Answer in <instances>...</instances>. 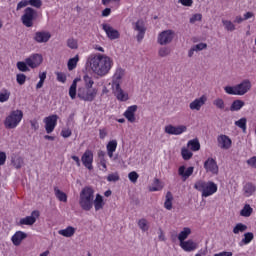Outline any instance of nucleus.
I'll return each instance as SVG.
<instances>
[{"instance_id":"bf43d9fd","label":"nucleus","mask_w":256,"mask_h":256,"mask_svg":"<svg viewBox=\"0 0 256 256\" xmlns=\"http://www.w3.org/2000/svg\"><path fill=\"white\" fill-rule=\"evenodd\" d=\"M55 75L57 77V81H59L60 83H65L67 81V75H65V73L56 72Z\"/></svg>"},{"instance_id":"603ef678","label":"nucleus","mask_w":256,"mask_h":256,"mask_svg":"<svg viewBox=\"0 0 256 256\" xmlns=\"http://www.w3.org/2000/svg\"><path fill=\"white\" fill-rule=\"evenodd\" d=\"M213 105L217 107V109H225V101L223 99L218 98L213 101Z\"/></svg>"},{"instance_id":"a878e982","label":"nucleus","mask_w":256,"mask_h":256,"mask_svg":"<svg viewBox=\"0 0 256 256\" xmlns=\"http://www.w3.org/2000/svg\"><path fill=\"white\" fill-rule=\"evenodd\" d=\"M93 205L95 208V211H101L103 207L105 206V202L103 201V196L100 194L96 195V198H93Z\"/></svg>"},{"instance_id":"0e129e2a","label":"nucleus","mask_w":256,"mask_h":256,"mask_svg":"<svg viewBox=\"0 0 256 256\" xmlns=\"http://www.w3.org/2000/svg\"><path fill=\"white\" fill-rule=\"evenodd\" d=\"M247 165L250 167H253V169H256V156L251 157L246 161Z\"/></svg>"},{"instance_id":"2f4dec72","label":"nucleus","mask_w":256,"mask_h":256,"mask_svg":"<svg viewBox=\"0 0 256 256\" xmlns=\"http://www.w3.org/2000/svg\"><path fill=\"white\" fill-rule=\"evenodd\" d=\"M55 196L60 200L62 203H67V194L65 192L61 191L59 188H54Z\"/></svg>"},{"instance_id":"a19ab883","label":"nucleus","mask_w":256,"mask_h":256,"mask_svg":"<svg viewBox=\"0 0 256 256\" xmlns=\"http://www.w3.org/2000/svg\"><path fill=\"white\" fill-rule=\"evenodd\" d=\"M153 186L149 188V191H161L163 189V186H161V181L159 178H155L153 181Z\"/></svg>"},{"instance_id":"1a4fd4ad","label":"nucleus","mask_w":256,"mask_h":256,"mask_svg":"<svg viewBox=\"0 0 256 256\" xmlns=\"http://www.w3.org/2000/svg\"><path fill=\"white\" fill-rule=\"evenodd\" d=\"M26 63L31 69H37L43 63V56L41 54H33L26 58Z\"/></svg>"},{"instance_id":"5fc2aeb1","label":"nucleus","mask_w":256,"mask_h":256,"mask_svg":"<svg viewBox=\"0 0 256 256\" xmlns=\"http://www.w3.org/2000/svg\"><path fill=\"white\" fill-rule=\"evenodd\" d=\"M120 177H119V173L115 172L112 174H109L107 176V181H109L110 183H116V181H119Z\"/></svg>"},{"instance_id":"58836bf2","label":"nucleus","mask_w":256,"mask_h":256,"mask_svg":"<svg viewBox=\"0 0 256 256\" xmlns=\"http://www.w3.org/2000/svg\"><path fill=\"white\" fill-rule=\"evenodd\" d=\"M83 81L85 83L84 88L93 89V85H95V82L93 81V78H91L89 75H85L83 77Z\"/></svg>"},{"instance_id":"ddd939ff","label":"nucleus","mask_w":256,"mask_h":256,"mask_svg":"<svg viewBox=\"0 0 256 256\" xmlns=\"http://www.w3.org/2000/svg\"><path fill=\"white\" fill-rule=\"evenodd\" d=\"M134 31H138L137 41L138 43H141V41H143V37H145V31H147V28H145V22L143 20H138L135 23Z\"/></svg>"},{"instance_id":"de8ad7c7","label":"nucleus","mask_w":256,"mask_h":256,"mask_svg":"<svg viewBox=\"0 0 256 256\" xmlns=\"http://www.w3.org/2000/svg\"><path fill=\"white\" fill-rule=\"evenodd\" d=\"M9 97H11V92H9L7 89L3 90V92H0V103L9 101Z\"/></svg>"},{"instance_id":"473e14b6","label":"nucleus","mask_w":256,"mask_h":256,"mask_svg":"<svg viewBox=\"0 0 256 256\" xmlns=\"http://www.w3.org/2000/svg\"><path fill=\"white\" fill-rule=\"evenodd\" d=\"M247 229H248L247 225L243 223H237L233 228V233L234 235H239V233H245Z\"/></svg>"},{"instance_id":"aec40b11","label":"nucleus","mask_w":256,"mask_h":256,"mask_svg":"<svg viewBox=\"0 0 256 256\" xmlns=\"http://www.w3.org/2000/svg\"><path fill=\"white\" fill-rule=\"evenodd\" d=\"M27 239V233L23 231H17L15 234L12 236L11 241L15 247H19L21 245L22 241Z\"/></svg>"},{"instance_id":"774afa93","label":"nucleus","mask_w":256,"mask_h":256,"mask_svg":"<svg viewBox=\"0 0 256 256\" xmlns=\"http://www.w3.org/2000/svg\"><path fill=\"white\" fill-rule=\"evenodd\" d=\"M214 256H233V252H220V253L214 254Z\"/></svg>"},{"instance_id":"4468645a","label":"nucleus","mask_w":256,"mask_h":256,"mask_svg":"<svg viewBox=\"0 0 256 256\" xmlns=\"http://www.w3.org/2000/svg\"><path fill=\"white\" fill-rule=\"evenodd\" d=\"M81 161L86 167V169H89L91 171L93 169V152L87 150L86 152L83 153Z\"/></svg>"},{"instance_id":"052dcab7","label":"nucleus","mask_w":256,"mask_h":256,"mask_svg":"<svg viewBox=\"0 0 256 256\" xmlns=\"http://www.w3.org/2000/svg\"><path fill=\"white\" fill-rule=\"evenodd\" d=\"M67 45L70 49H77V40L75 39H68Z\"/></svg>"},{"instance_id":"c85d7f7f","label":"nucleus","mask_w":256,"mask_h":256,"mask_svg":"<svg viewBox=\"0 0 256 256\" xmlns=\"http://www.w3.org/2000/svg\"><path fill=\"white\" fill-rule=\"evenodd\" d=\"M164 207L167 209V211H171V209H173V194L170 191L166 193Z\"/></svg>"},{"instance_id":"09e8293b","label":"nucleus","mask_w":256,"mask_h":256,"mask_svg":"<svg viewBox=\"0 0 256 256\" xmlns=\"http://www.w3.org/2000/svg\"><path fill=\"white\" fill-rule=\"evenodd\" d=\"M224 91L225 93H227L228 95H239L237 93V86H225L224 87Z\"/></svg>"},{"instance_id":"f3484780","label":"nucleus","mask_w":256,"mask_h":256,"mask_svg":"<svg viewBox=\"0 0 256 256\" xmlns=\"http://www.w3.org/2000/svg\"><path fill=\"white\" fill-rule=\"evenodd\" d=\"M236 91L238 95H245L247 92L251 91V81L244 80L240 84H237Z\"/></svg>"},{"instance_id":"4be33fe9","label":"nucleus","mask_w":256,"mask_h":256,"mask_svg":"<svg viewBox=\"0 0 256 256\" xmlns=\"http://www.w3.org/2000/svg\"><path fill=\"white\" fill-rule=\"evenodd\" d=\"M137 108V105H132L124 112V117H126L130 123H135V113L137 112Z\"/></svg>"},{"instance_id":"f257e3e1","label":"nucleus","mask_w":256,"mask_h":256,"mask_svg":"<svg viewBox=\"0 0 256 256\" xmlns=\"http://www.w3.org/2000/svg\"><path fill=\"white\" fill-rule=\"evenodd\" d=\"M86 65L98 77H105V75H109L111 67H113V60L107 55L92 54L87 58Z\"/></svg>"},{"instance_id":"a18cd8bd","label":"nucleus","mask_w":256,"mask_h":256,"mask_svg":"<svg viewBox=\"0 0 256 256\" xmlns=\"http://www.w3.org/2000/svg\"><path fill=\"white\" fill-rule=\"evenodd\" d=\"M181 155H182V159H184V161H189V159H191V157H193V152L189 151V149H187V148H182Z\"/></svg>"},{"instance_id":"864d4df0","label":"nucleus","mask_w":256,"mask_h":256,"mask_svg":"<svg viewBox=\"0 0 256 256\" xmlns=\"http://www.w3.org/2000/svg\"><path fill=\"white\" fill-rule=\"evenodd\" d=\"M16 81L18 85H25V81H27V76L25 74H17Z\"/></svg>"},{"instance_id":"6e6552de","label":"nucleus","mask_w":256,"mask_h":256,"mask_svg":"<svg viewBox=\"0 0 256 256\" xmlns=\"http://www.w3.org/2000/svg\"><path fill=\"white\" fill-rule=\"evenodd\" d=\"M164 131L168 135H182V133H185V131H187V126L185 125L173 126L170 124L165 126Z\"/></svg>"},{"instance_id":"f03ea898","label":"nucleus","mask_w":256,"mask_h":256,"mask_svg":"<svg viewBox=\"0 0 256 256\" xmlns=\"http://www.w3.org/2000/svg\"><path fill=\"white\" fill-rule=\"evenodd\" d=\"M93 199H95V190L90 186H85L79 196V205L83 211H91L93 209Z\"/></svg>"},{"instance_id":"423d86ee","label":"nucleus","mask_w":256,"mask_h":256,"mask_svg":"<svg viewBox=\"0 0 256 256\" xmlns=\"http://www.w3.org/2000/svg\"><path fill=\"white\" fill-rule=\"evenodd\" d=\"M175 37V32L173 30H164L158 36L159 45H169Z\"/></svg>"},{"instance_id":"72a5a7b5","label":"nucleus","mask_w":256,"mask_h":256,"mask_svg":"<svg viewBox=\"0 0 256 256\" xmlns=\"http://www.w3.org/2000/svg\"><path fill=\"white\" fill-rule=\"evenodd\" d=\"M188 147H190L191 151H199L201 149V143H199V139H193L188 141Z\"/></svg>"},{"instance_id":"f704fd0d","label":"nucleus","mask_w":256,"mask_h":256,"mask_svg":"<svg viewBox=\"0 0 256 256\" xmlns=\"http://www.w3.org/2000/svg\"><path fill=\"white\" fill-rule=\"evenodd\" d=\"M11 161L15 169H21L23 167L24 162L21 156H13Z\"/></svg>"},{"instance_id":"b1692460","label":"nucleus","mask_w":256,"mask_h":256,"mask_svg":"<svg viewBox=\"0 0 256 256\" xmlns=\"http://www.w3.org/2000/svg\"><path fill=\"white\" fill-rule=\"evenodd\" d=\"M194 170L195 168L193 166L188 167L186 171L185 166H180L178 169V175H180V177H182L183 179H189V177L193 175Z\"/></svg>"},{"instance_id":"7c9ffc66","label":"nucleus","mask_w":256,"mask_h":256,"mask_svg":"<svg viewBox=\"0 0 256 256\" xmlns=\"http://www.w3.org/2000/svg\"><path fill=\"white\" fill-rule=\"evenodd\" d=\"M190 233H191V228L189 227L183 228V231H181L178 235V240L180 241V243H184L185 239L189 237Z\"/></svg>"},{"instance_id":"0eeeda50","label":"nucleus","mask_w":256,"mask_h":256,"mask_svg":"<svg viewBox=\"0 0 256 256\" xmlns=\"http://www.w3.org/2000/svg\"><path fill=\"white\" fill-rule=\"evenodd\" d=\"M59 116L57 114L50 115L44 118L45 123V131L46 133L51 134L52 131H55V127H57V121Z\"/></svg>"},{"instance_id":"338daca9","label":"nucleus","mask_w":256,"mask_h":256,"mask_svg":"<svg viewBox=\"0 0 256 256\" xmlns=\"http://www.w3.org/2000/svg\"><path fill=\"white\" fill-rule=\"evenodd\" d=\"M31 129L34 131H37L39 129V122L37 120H31L30 121Z\"/></svg>"},{"instance_id":"cd10ccee","label":"nucleus","mask_w":256,"mask_h":256,"mask_svg":"<svg viewBox=\"0 0 256 256\" xmlns=\"http://www.w3.org/2000/svg\"><path fill=\"white\" fill-rule=\"evenodd\" d=\"M59 235H62V237H73L75 235V228L73 226H68L65 229L58 231Z\"/></svg>"},{"instance_id":"a211bd4d","label":"nucleus","mask_w":256,"mask_h":256,"mask_svg":"<svg viewBox=\"0 0 256 256\" xmlns=\"http://www.w3.org/2000/svg\"><path fill=\"white\" fill-rule=\"evenodd\" d=\"M218 145L221 149H231L232 141L231 138L227 135H220L217 138Z\"/></svg>"},{"instance_id":"6e6d98bb","label":"nucleus","mask_w":256,"mask_h":256,"mask_svg":"<svg viewBox=\"0 0 256 256\" xmlns=\"http://www.w3.org/2000/svg\"><path fill=\"white\" fill-rule=\"evenodd\" d=\"M28 4L36 9H41L43 2L41 0H28Z\"/></svg>"},{"instance_id":"680f3d73","label":"nucleus","mask_w":256,"mask_h":256,"mask_svg":"<svg viewBox=\"0 0 256 256\" xmlns=\"http://www.w3.org/2000/svg\"><path fill=\"white\" fill-rule=\"evenodd\" d=\"M29 5V0H22L17 4L16 10L20 11V9H23V7H27Z\"/></svg>"},{"instance_id":"9b49d317","label":"nucleus","mask_w":256,"mask_h":256,"mask_svg":"<svg viewBox=\"0 0 256 256\" xmlns=\"http://www.w3.org/2000/svg\"><path fill=\"white\" fill-rule=\"evenodd\" d=\"M102 29L105 31L108 39H111V41H114L115 39H119L121 37V34L118 30H115L111 25L109 24H102Z\"/></svg>"},{"instance_id":"ea45409f","label":"nucleus","mask_w":256,"mask_h":256,"mask_svg":"<svg viewBox=\"0 0 256 256\" xmlns=\"http://www.w3.org/2000/svg\"><path fill=\"white\" fill-rule=\"evenodd\" d=\"M79 62V55H76L73 58H70L68 61V70L73 71L75 67H77V63Z\"/></svg>"},{"instance_id":"37998d69","label":"nucleus","mask_w":256,"mask_h":256,"mask_svg":"<svg viewBox=\"0 0 256 256\" xmlns=\"http://www.w3.org/2000/svg\"><path fill=\"white\" fill-rule=\"evenodd\" d=\"M207 185V182L203 180H199L194 184V189L197 191H200L201 193H205V187Z\"/></svg>"},{"instance_id":"dca6fc26","label":"nucleus","mask_w":256,"mask_h":256,"mask_svg":"<svg viewBox=\"0 0 256 256\" xmlns=\"http://www.w3.org/2000/svg\"><path fill=\"white\" fill-rule=\"evenodd\" d=\"M114 87V95L118 99V101H127L129 99V94L125 93L123 89H121V84L119 82H116V85H113Z\"/></svg>"},{"instance_id":"3c124183","label":"nucleus","mask_w":256,"mask_h":256,"mask_svg":"<svg viewBox=\"0 0 256 256\" xmlns=\"http://www.w3.org/2000/svg\"><path fill=\"white\" fill-rule=\"evenodd\" d=\"M226 31H235V25L229 20H222Z\"/></svg>"},{"instance_id":"49530a36","label":"nucleus","mask_w":256,"mask_h":256,"mask_svg":"<svg viewBox=\"0 0 256 256\" xmlns=\"http://www.w3.org/2000/svg\"><path fill=\"white\" fill-rule=\"evenodd\" d=\"M138 227L141 229V231H149V225L147 224V219L142 218L138 221Z\"/></svg>"},{"instance_id":"5701e85b","label":"nucleus","mask_w":256,"mask_h":256,"mask_svg":"<svg viewBox=\"0 0 256 256\" xmlns=\"http://www.w3.org/2000/svg\"><path fill=\"white\" fill-rule=\"evenodd\" d=\"M197 246V243H195L193 240H187L180 243V247L183 249V251H186L188 253H191V251H195V249H197Z\"/></svg>"},{"instance_id":"6ab92c4d","label":"nucleus","mask_w":256,"mask_h":256,"mask_svg":"<svg viewBox=\"0 0 256 256\" xmlns=\"http://www.w3.org/2000/svg\"><path fill=\"white\" fill-rule=\"evenodd\" d=\"M205 101H207V97L201 96L200 98L195 99L189 105L192 111H201V107L205 105Z\"/></svg>"},{"instance_id":"39448f33","label":"nucleus","mask_w":256,"mask_h":256,"mask_svg":"<svg viewBox=\"0 0 256 256\" xmlns=\"http://www.w3.org/2000/svg\"><path fill=\"white\" fill-rule=\"evenodd\" d=\"M37 19V12L32 7H27L21 16V22L24 27H33V21Z\"/></svg>"},{"instance_id":"2eb2a0df","label":"nucleus","mask_w":256,"mask_h":256,"mask_svg":"<svg viewBox=\"0 0 256 256\" xmlns=\"http://www.w3.org/2000/svg\"><path fill=\"white\" fill-rule=\"evenodd\" d=\"M39 215V210L32 211L30 216L20 219V225H35Z\"/></svg>"},{"instance_id":"8fccbe9b","label":"nucleus","mask_w":256,"mask_h":256,"mask_svg":"<svg viewBox=\"0 0 256 256\" xmlns=\"http://www.w3.org/2000/svg\"><path fill=\"white\" fill-rule=\"evenodd\" d=\"M236 127L243 129L244 131L247 129V118H241L240 120L235 122Z\"/></svg>"},{"instance_id":"412c9836","label":"nucleus","mask_w":256,"mask_h":256,"mask_svg":"<svg viewBox=\"0 0 256 256\" xmlns=\"http://www.w3.org/2000/svg\"><path fill=\"white\" fill-rule=\"evenodd\" d=\"M214 193H217V184H215V182H206L202 197H210V195Z\"/></svg>"},{"instance_id":"c756f323","label":"nucleus","mask_w":256,"mask_h":256,"mask_svg":"<svg viewBox=\"0 0 256 256\" xmlns=\"http://www.w3.org/2000/svg\"><path fill=\"white\" fill-rule=\"evenodd\" d=\"M245 107L243 100H234L230 106V111H241Z\"/></svg>"},{"instance_id":"9d476101","label":"nucleus","mask_w":256,"mask_h":256,"mask_svg":"<svg viewBox=\"0 0 256 256\" xmlns=\"http://www.w3.org/2000/svg\"><path fill=\"white\" fill-rule=\"evenodd\" d=\"M204 169H206L207 173H212L213 175H217L219 173V166L217 165V161L213 158H208L204 162Z\"/></svg>"},{"instance_id":"79ce46f5","label":"nucleus","mask_w":256,"mask_h":256,"mask_svg":"<svg viewBox=\"0 0 256 256\" xmlns=\"http://www.w3.org/2000/svg\"><path fill=\"white\" fill-rule=\"evenodd\" d=\"M16 66H17V69L22 71V73H27V71H30L29 64H27L26 60H25V62H23V61L17 62Z\"/></svg>"},{"instance_id":"e2e57ef3","label":"nucleus","mask_w":256,"mask_h":256,"mask_svg":"<svg viewBox=\"0 0 256 256\" xmlns=\"http://www.w3.org/2000/svg\"><path fill=\"white\" fill-rule=\"evenodd\" d=\"M195 51H203V49H207V43H199L193 46Z\"/></svg>"},{"instance_id":"f8f14e48","label":"nucleus","mask_w":256,"mask_h":256,"mask_svg":"<svg viewBox=\"0 0 256 256\" xmlns=\"http://www.w3.org/2000/svg\"><path fill=\"white\" fill-rule=\"evenodd\" d=\"M33 39L36 43H48L49 39H51V32L37 31L34 33Z\"/></svg>"},{"instance_id":"4d7b16f0","label":"nucleus","mask_w":256,"mask_h":256,"mask_svg":"<svg viewBox=\"0 0 256 256\" xmlns=\"http://www.w3.org/2000/svg\"><path fill=\"white\" fill-rule=\"evenodd\" d=\"M107 151H116L117 150V140L109 141L106 146Z\"/></svg>"},{"instance_id":"c9c22d12","label":"nucleus","mask_w":256,"mask_h":256,"mask_svg":"<svg viewBox=\"0 0 256 256\" xmlns=\"http://www.w3.org/2000/svg\"><path fill=\"white\" fill-rule=\"evenodd\" d=\"M252 213L253 208H251L249 204L244 205L243 209L240 211L241 217H251Z\"/></svg>"},{"instance_id":"69168bd1","label":"nucleus","mask_w":256,"mask_h":256,"mask_svg":"<svg viewBox=\"0 0 256 256\" xmlns=\"http://www.w3.org/2000/svg\"><path fill=\"white\" fill-rule=\"evenodd\" d=\"M201 19H203V15L201 14H194L191 18H190V23H195L196 21H201Z\"/></svg>"},{"instance_id":"c03bdc74","label":"nucleus","mask_w":256,"mask_h":256,"mask_svg":"<svg viewBox=\"0 0 256 256\" xmlns=\"http://www.w3.org/2000/svg\"><path fill=\"white\" fill-rule=\"evenodd\" d=\"M159 57H169L171 55V48L169 47H161L158 50Z\"/></svg>"},{"instance_id":"20e7f679","label":"nucleus","mask_w":256,"mask_h":256,"mask_svg":"<svg viewBox=\"0 0 256 256\" xmlns=\"http://www.w3.org/2000/svg\"><path fill=\"white\" fill-rule=\"evenodd\" d=\"M77 97L80 98L81 101H86L88 103H91L95 101V97H97V89L79 87L77 92Z\"/></svg>"},{"instance_id":"e433bc0d","label":"nucleus","mask_w":256,"mask_h":256,"mask_svg":"<svg viewBox=\"0 0 256 256\" xmlns=\"http://www.w3.org/2000/svg\"><path fill=\"white\" fill-rule=\"evenodd\" d=\"M69 95L71 99H75L77 97V79H74L70 88Z\"/></svg>"},{"instance_id":"13d9d810","label":"nucleus","mask_w":256,"mask_h":256,"mask_svg":"<svg viewBox=\"0 0 256 256\" xmlns=\"http://www.w3.org/2000/svg\"><path fill=\"white\" fill-rule=\"evenodd\" d=\"M128 178L131 183H137V179H139V174L135 171H132L128 174Z\"/></svg>"},{"instance_id":"4c0bfd02","label":"nucleus","mask_w":256,"mask_h":256,"mask_svg":"<svg viewBox=\"0 0 256 256\" xmlns=\"http://www.w3.org/2000/svg\"><path fill=\"white\" fill-rule=\"evenodd\" d=\"M253 239H255L253 232H246L244 234V238L241 240V243H243V245H249Z\"/></svg>"},{"instance_id":"bb28decb","label":"nucleus","mask_w":256,"mask_h":256,"mask_svg":"<svg viewBox=\"0 0 256 256\" xmlns=\"http://www.w3.org/2000/svg\"><path fill=\"white\" fill-rule=\"evenodd\" d=\"M243 191L245 197H251V195H253V193L256 191V186L253 183L248 182L244 185Z\"/></svg>"},{"instance_id":"7ed1b4c3","label":"nucleus","mask_w":256,"mask_h":256,"mask_svg":"<svg viewBox=\"0 0 256 256\" xmlns=\"http://www.w3.org/2000/svg\"><path fill=\"white\" fill-rule=\"evenodd\" d=\"M21 119H23V111L14 110L6 117L4 127H6V129H15L17 125L21 123Z\"/></svg>"},{"instance_id":"393cba45","label":"nucleus","mask_w":256,"mask_h":256,"mask_svg":"<svg viewBox=\"0 0 256 256\" xmlns=\"http://www.w3.org/2000/svg\"><path fill=\"white\" fill-rule=\"evenodd\" d=\"M125 75V69L119 67L116 69V72L114 73L113 76V82L112 85H121V79H123V76Z\"/></svg>"}]
</instances>
